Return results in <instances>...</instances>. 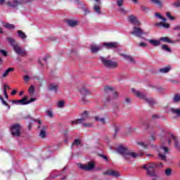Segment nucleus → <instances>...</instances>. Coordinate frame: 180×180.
<instances>
[{
    "instance_id": "32",
    "label": "nucleus",
    "mask_w": 180,
    "mask_h": 180,
    "mask_svg": "<svg viewBox=\"0 0 180 180\" xmlns=\"http://www.w3.org/2000/svg\"><path fill=\"white\" fill-rule=\"evenodd\" d=\"M155 16H156V18H158L159 19H161V20H163V22L167 21V19L165 18L162 17V15H161V14L160 13H155Z\"/></svg>"
},
{
    "instance_id": "46",
    "label": "nucleus",
    "mask_w": 180,
    "mask_h": 180,
    "mask_svg": "<svg viewBox=\"0 0 180 180\" xmlns=\"http://www.w3.org/2000/svg\"><path fill=\"white\" fill-rule=\"evenodd\" d=\"M8 89H11L9 88V86H8V84H4V93L6 92V91H8Z\"/></svg>"
},
{
    "instance_id": "29",
    "label": "nucleus",
    "mask_w": 180,
    "mask_h": 180,
    "mask_svg": "<svg viewBox=\"0 0 180 180\" xmlns=\"http://www.w3.org/2000/svg\"><path fill=\"white\" fill-rule=\"evenodd\" d=\"M153 4H156V5H158L159 8H161L162 6V2L161 0H150Z\"/></svg>"
},
{
    "instance_id": "18",
    "label": "nucleus",
    "mask_w": 180,
    "mask_h": 180,
    "mask_svg": "<svg viewBox=\"0 0 180 180\" xmlns=\"http://www.w3.org/2000/svg\"><path fill=\"white\" fill-rule=\"evenodd\" d=\"M121 56H122V57H123L125 60H127L129 63H135L134 58H133V57H131V56L125 55V54H121Z\"/></svg>"
},
{
    "instance_id": "14",
    "label": "nucleus",
    "mask_w": 180,
    "mask_h": 180,
    "mask_svg": "<svg viewBox=\"0 0 180 180\" xmlns=\"http://www.w3.org/2000/svg\"><path fill=\"white\" fill-rule=\"evenodd\" d=\"M103 46L105 47V49H117L119 47V44L117 42H109V43H104Z\"/></svg>"
},
{
    "instance_id": "57",
    "label": "nucleus",
    "mask_w": 180,
    "mask_h": 180,
    "mask_svg": "<svg viewBox=\"0 0 180 180\" xmlns=\"http://www.w3.org/2000/svg\"><path fill=\"white\" fill-rule=\"evenodd\" d=\"M16 90H12L11 91V95L13 96V95H16Z\"/></svg>"
},
{
    "instance_id": "63",
    "label": "nucleus",
    "mask_w": 180,
    "mask_h": 180,
    "mask_svg": "<svg viewBox=\"0 0 180 180\" xmlns=\"http://www.w3.org/2000/svg\"><path fill=\"white\" fill-rule=\"evenodd\" d=\"M126 102H127V103H130V98H126Z\"/></svg>"
},
{
    "instance_id": "56",
    "label": "nucleus",
    "mask_w": 180,
    "mask_h": 180,
    "mask_svg": "<svg viewBox=\"0 0 180 180\" xmlns=\"http://www.w3.org/2000/svg\"><path fill=\"white\" fill-rule=\"evenodd\" d=\"M101 156L103 158V160H105V161H108V157H106L105 155H101Z\"/></svg>"
},
{
    "instance_id": "34",
    "label": "nucleus",
    "mask_w": 180,
    "mask_h": 180,
    "mask_svg": "<svg viewBox=\"0 0 180 180\" xmlns=\"http://www.w3.org/2000/svg\"><path fill=\"white\" fill-rule=\"evenodd\" d=\"M157 26H162V27H165V29H168V27H169V24L160 22V23L157 24Z\"/></svg>"
},
{
    "instance_id": "36",
    "label": "nucleus",
    "mask_w": 180,
    "mask_h": 180,
    "mask_svg": "<svg viewBox=\"0 0 180 180\" xmlns=\"http://www.w3.org/2000/svg\"><path fill=\"white\" fill-rule=\"evenodd\" d=\"M124 4V0H117V5L119 8L123 6Z\"/></svg>"
},
{
    "instance_id": "50",
    "label": "nucleus",
    "mask_w": 180,
    "mask_h": 180,
    "mask_svg": "<svg viewBox=\"0 0 180 180\" xmlns=\"http://www.w3.org/2000/svg\"><path fill=\"white\" fill-rule=\"evenodd\" d=\"M32 122L37 123L38 124H41V121H40V120H33Z\"/></svg>"
},
{
    "instance_id": "61",
    "label": "nucleus",
    "mask_w": 180,
    "mask_h": 180,
    "mask_svg": "<svg viewBox=\"0 0 180 180\" xmlns=\"http://www.w3.org/2000/svg\"><path fill=\"white\" fill-rule=\"evenodd\" d=\"M141 9L142 11H146L147 8H146L145 6H141Z\"/></svg>"
},
{
    "instance_id": "30",
    "label": "nucleus",
    "mask_w": 180,
    "mask_h": 180,
    "mask_svg": "<svg viewBox=\"0 0 180 180\" xmlns=\"http://www.w3.org/2000/svg\"><path fill=\"white\" fill-rule=\"evenodd\" d=\"M160 41H164V43H172L171 39L169 37H161L160 39Z\"/></svg>"
},
{
    "instance_id": "37",
    "label": "nucleus",
    "mask_w": 180,
    "mask_h": 180,
    "mask_svg": "<svg viewBox=\"0 0 180 180\" xmlns=\"http://www.w3.org/2000/svg\"><path fill=\"white\" fill-rule=\"evenodd\" d=\"M180 101V95L176 94L173 98V102H179Z\"/></svg>"
},
{
    "instance_id": "41",
    "label": "nucleus",
    "mask_w": 180,
    "mask_h": 180,
    "mask_svg": "<svg viewBox=\"0 0 180 180\" xmlns=\"http://www.w3.org/2000/svg\"><path fill=\"white\" fill-rule=\"evenodd\" d=\"M166 16H167L170 20H174V19H175V17L171 15V13H167Z\"/></svg>"
},
{
    "instance_id": "45",
    "label": "nucleus",
    "mask_w": 180,
    "mask_h": 180,
    "mask_svg": "<svg viewBox=\"0 0 180 180\" xmlns=\"http://www.w3.org/2000/svg\"><path fill=\"white\" fill-rule=\"evenodd\" d=\"M81 144V142H79V140L76 139L72 143V146H79Z\"/></svg>"
},
{
    "instance_id": "8",
    "label": "nucleus",
    "mask_w": 180,
    "mask_h": 180,
    "mask_svg": "<svg viewBox=\"0 0 180 180\" xmlns=\"http://www.w3.org/2000/svg\"><path fill=\"white\" fill-rule=\"evenodd\" d=\"M11 131L13 136H20V125L19 124H13L11 127Z\"/></svg>"
},
{
    "instance_id": "31",
    "label": "nucleus",
    "mask_w": 180,
    "mask_h": 180,
    "mask_svg": "<svg viewBox=\"0 0 180 180\" xmlns=\"http://www.w3.org/2000/svg\"><path fill=\"white\" fill-rule=\"evenodd\" d=\"M65 103L64 102V101H58V102L56 103V106H57L58 108H64Z\"/></svg>"
},
{
    "instance_id": "12",
    "label": "nucleus",
    "mask_w": 180,
    "mask_h": 180,
    "mask_svg": "<svg viewBox=\"0 0 180 180\" xmlns=\"http://www.w3.org/2000/svg\"><path fill=\"white\" fill-rule=\"evenodd\" d=\"M131 34H134V36H136L137 37H140V36H142V34H144V32L141 28L134 27L133 29V31L131 32Z\"/></svg>"
},
{
    "instance_id": "60",
    "label": "nucleus",
    "mask_w": 180,
    "mask_h": 180,
    "mask_svg": "<svg viewBox=\"0 0 180 180\" xmlns=\"http://www.w3.org/2000/svg\"><path fill=\"white\" fill-rule=\"evenodd\" d=\"M179 39L176 41H174V43H176V41H180V34H178Z\"/></svg>"
},
{
    "instance_id": "64",
    "label": "nucleus",
    "mask_w": 180,
    "mask_h": 180,
    "mask_svg": "<svg viewBox=\"0 0 180 180\" xmlns=\"http://www.w3.org/2000/svg\"><path fill=\"white\" fill-rule=\"evenodd\" d=\"M131 1H132L133 2H134V4H138V0H131Z\"/></svg>"
},
{
    "instance_id": "2",
    "label": "nucleus",
    "mask_w": 180,
    "mask_h": 180,
    "mask_svg": "<svg viewBox=\"0 0 180 180\" xmlns=\"http://www.w3.org/2000/svg\"><path fill=\"white\" fill-rule=\"evenodd\" d=\"M117 151L120 154L124 157L125 160H130V158H139V157H143L144 153H141L140 154L136 153L131 150H129L127 148L123 146H119Z\"/></svg>"
},
{
    "instance_id": "59",
    "label": "nucleus",
    "mask_w": 180,
    "mask_h": 180,
    "mask_svg": "<svg viewBox=\"0 0 180 180\" xmlns=\"http://www.w3.org/2000/svg\"><path fill=\"white\" fill-rule=\"evenodd\" d=\"M174 29V30H180V25L175 27Z\"/></svg>"
},
{
    "instance_id": "25",
    "label": "nucleus",
    "mask_w": 180,
    "mask_h": 180,
    "mask_svg": "<svg viewBox=\"0 0 180 180\" xmlns=\"http://www.w3.org/2000/svg\"><path fill=\"white\" fill-rule=\"evenodd\" d=\"M3 26L6 27V29H15V25L13 24L4 23Z\"/></svg>"
},
{
    "instance_id": "39",
    "label": "nucleus",
    "mask_w": 180,
    "mask_h": 180,
    "mask_svg": "<svg viewBox=\"0 0 180 180\" xmlns=\"http://www.w3.org/2000/svg\"><path fill=\"white\" fill-rule=\"evenodd\" d=\"M28 92L30 94V95H33V94H34V87L31 86L28 89Z\"/></svg>"
},
{
    "instance_id": "17",
    "label": "nucleus",
    "mask_w": 180,
    "mask_h": 180,
    "mask_svg": "<svg viewBox=\"0 0 180 180\" xmlns=\"http://www.w3.org/2000/svg\"><path fill=\"white\" fill-rule=\"evenodd\" d=\"M146 41H148V43H150V44H151L152 46H154L155 47H157V46H160V44H161V41H160L158 40L146 39Z\"/></svg>"
},
{
    "instance_id": "26",
    "label": "nucleus",
    "mask_w": 180,
    "mask_h": 180,
    "mask_svg": "<svg viewBox=\"0 0 180 180\" xmlns=\"http://www.w3.org/2000/svg\"><path fill=\"white\" fill-rule=\"evenodd\" d=\"M47 129V127H44L43 129L41 130L39 136L40 137H41L42 139H44V137H46V129Z\"/></svg>"
},
{
    "instance_id": "15",
    "label": "nucleus",
    "mask_w": 180,
    "mask_h": 180,
    "mask_svg": "<svg viewBox=\"0 0 180 180\" xmlns=\"http://www.w3.org/2000/svg\"><path fill=\"white\" fill-rule=\"evenodd\" d=\"M97 4H94V10L96 13H98V15H101L102 12L101 11V0H95Z\"/></svg>"
},
{
    "instance_id": "20",
    "label": "nucleus",
    "mask_w": 180,
    "mask_h": 180,
    "mask_svg": "<svg viewBox=\"0 0 180 180\" xmlns=\"http://www.w3.org/2000/svg\"><path fill=\"white\" fill-rule=\"evenodd\" d=\"M48 89H49V91H53V92H57V89H58V86L55 84H49Z\"/></svg>"
},
{
    "instance_id": "55",
    "label": "nucleus",
    "mask_w": 180,
    "mask_h": 180,
    "mask_svg": "<svg viewBox=\"0 0 180 180\" xmlns=\"http://www.w3.org/2000/svg\"><path fill=\"white\" fill-rule=\"evenodd\" d=\"M36 101V98H32L30 101H27V102H29V103H32V102H34Z\"/></svg>"
},
{
    "instance_id": "62",
    "label": "nucleus",
    "mask_w": 180,
    "mask_h": 180,
    "mask_svg": "<svg viewBox=\"0 0 180 180\" xmlns=\"http://www.w3.org/2000/svg\"><path fill=\"white\" fill-rule=\"evenodd\" d=\"M5 2V0H0V4L3 5V4Z\"/></svg>"
},
{
    "instance_id": "47",
    "label": "nucleus",
    "mask_w": 180,
    "mask_h": 180,
    "mask_svg": "<svg viewBox=\"0 0 180 180\" xmlns=\"http://www.w3.org/2000/svg\"><path fill=\"white\" fill-rule=\"evenodd\" d=\"M138 46H139V47H147V44L144 43V42H140Z\"/></svg>"
},
{
    "instance_id": "38",
    "label": "nucleus",
    "mask_w": 180,
    "mask_h": 180,
    "mask_svg": "<svg viewBox=\"0 0 180 180\" xmlns=\"http://www.w3.org/2000/svg\"><path fill=\"white\" fill-rule=\"evenodd\" d=\"M2 104L4 105V106H8V109H11V106H9V105L8 104V103L4 99V98H0Z\"/></svg>"
},
{
    "instance_id": "53",
    "label": "nucleus",
    "mask_w": 180,
    "mask_h": 180,
    "mask_svg": "<svg viewBox=\"0 0 180 180\" xmlns=\"http://www.w3.org/2000/svg\"><path fill=\"white\" fill-rule=\"evenodd\" d=\"M83 126H84V127H92V124H84Z\"/></svg>"
},
{
    "instance_id": "52",
    "label": "nucleus",
    "mask_w": 180,
    "mask_h": 180,
    "mask_svg": "<svg viewBox=\"0 0 180 180\" xmlns=\"http://www.w3.org/2000/svg\"><path fill=\"white\" fill-rule=\"evenodd\" d=\"M29 79H30V77H29V76L26 75L24 77V81H25V82H27Z\"/></svg>"
},
{
    "instance_id": "5",
    "label": "nucleus",
    "mask_w": 180,
    "mask_h": 180,
    "mask_svg": "<svg viewBox=\"0 0 180 180\" xmlns=\"http://www.w3.org/2000/svg\"><path fill=\"white\" fill-rule=\"evenodd\" d=\"M131 91L133 94L136 95V96H137L138 98H140L141 99H144V101H146V102L149 103V105H154V103H155V101H154V99L147 98V96L143 94L141 92L139 91H136V89H132Z\"/></svg>"
},
{
    "instance_id": "43",
    "label": "nucleus",
    "mask_w": 180,
    "mask_h": 180,
    "mask_svg": "<svg viewBox=\"0 0 180 180\" xmlns=\"http://www.w3.org/2000/svg\"><path fill=\"white\" fill-rule=\"evenodd\" d=\"M46 115L47 116H49V117H53V111L48 110L46 111Z\"/></svg>"
},
{
    "instance_id": "49",
    "label": "nucleus",
    "mask_w": 180,
    "mask_h": 180,
    "mask_svg": "<svg viewBox=\"0 0 180 180\" xmlns=\"http://www.w3.org/2000/svg\"><path fill=\"white\" fill-rule=\"evenodd\" d=\"M8 5H9V6H18V1H15L13 4H11L10 2L8 3Z\"/></svg>"
},
{
    "instance_id": "54",
    "label": "nucleus",
    "mask_w": 180,
    "mask_h": 180,
    "mask_svg": "<svg viewBox=\"0 0 180 180\" xmlns=\"http://www.w3.org/2000/svg\"><path fill=\"white\" fill-rule=\"evenodd\" d=\"M120 11L121 13H127V11L124 10V8H120Z\"/></svg>"
},
{
    "instance_id": "16",
    "label": "nucleus",
    "mask_w": 180,
    "mask_h": 180,
    "mask_svg": "<svg viewBox=\"0 0 180 180\" xmlns=\"http://www.w3.org/2000/svg\"><path fill=\"white\" fill-rule=\"evenodd\" d=\"M100 50H102V46H98L96 44L91 45V53H98Z\"/></svg>"
},
{
    "instance_id": "4",
    "label": "nucleus",
    "mask_w": 180,
    "mask_h": 180,
    "mask_svg": "<svg viewBox=\"0 0 180 180\" xmlns=\"http://www.w3.org/2000/svg\"><path fill=\"white\" fill-rule=\"evenodd\" d=\"M8 41L10 43V44L13 46V49L16 53V54H18L19 56H22V57H25L26 56V51L25 49H22L20 46L18 44H15V39L8 37L7 38Z\"/></svg>"
},
{
    "instance_id": "51",
    "label": "nucleus",
    "mask_w": 180,
    "mask_h": 180,
    "mask_svg": "<svg viewBox=\"0 0 180 180\" xmlns=\"http://www.w3.org/2000/svg\"><path fill=\"white\" fill-rule=\"evenodd\" d=\"M173 6H176L177 8L180 6V1L173 4Z\"/></svg>"
},
{
    "instance_id": "58",
    "label": "nucleus",
    "mask_w": 180,
    "mask_h": 180,
    "mask_svg": "<svg viewBox=\"0 0 180 180\" xmlns=\"http://www.w3.org/2000/svg\"><path fill=\"white\" fill-rule=\"evenodd\" d=\"M4 96H5L6 99H8V98H9L8 96V92L7 91H5Z\"/></svg>"
},
{
    "instance_id": "24",
    "label": "nucleus",
    "mask_w": 180,
    "mask_h": 180,
    "mask_svg": "<svg viewBox=\"0 0 180 180\" xmlns=\"http://www.w3.org/2000/svg\"><path fill=\"white\" fill-rule=\"evenodd\" d=\"M95 120H96V122H100V123H102L103 124H105V123H106V119L103 118V117H95Z\"/></svg>"
},
{
    "instance_id": "42",
    "label": "nucleus",
    "mask_w": 180,
    "mask_h": 180,
    "mask_svg": "<svg viewBox=\"0 0 180 180\" xmlns=\"http://www.w3.org/2000/svg\"><path fill=\"white\" fill-rule=\"evenodd\" d=\"M139 146L143 147V148H147V144L144 142H138Z\"/></svg>"
},
{
    "instance_id": "10",
    "label": "nucleus",
    "mask_w": 180,
    "mask_h": 180,
    "mask_svg": "<svg viewBox=\"0 0 180 180\" xmlns=\"http://www.w3.org/2000/svg\"><path fill=\"white\" fill-rule=\"evenodd\" d=\"M88 119V111H84L82 115V118L72 121V124H78V123H84Z\"/></svg>"
},
{
    "instance_id": "28",
    "label": "nucleus",
    "mask_w": 180,
    "mask_h": 180,
    "mask_svg": "<svg viewBox=\"0 0 180 180\" xmlns=\"http://www.w3.org/2000/svg\"><path fill=\"white\" fill-rule=\"evenodd\" d=\"M18 34L19 37H20V39H22V40H25V39H26V34H25V32H22L21 30H18Z\"/></svg>"
},
{
    "instance_id": "3",
    "label": "nucleus",
    "mask_w": 180,
    "mask_h": 180,
    "mask_svg": "<svg viewBox=\"0 0 180 180\" xmlns=\"http://www.w3.org/2000/svg\"><path fill=\"white\" fill-rule=\"evenodd\" d=\"M143 168L146 170V174L148 176L154 178L157 176V173H155V168H162V163H148L143 166Z\"/></svg>"
},
{
    "instance_id": "27",
    "label": "nucleus",
    "mask_w": 180,
    "mask_h": 180,
    "mask_svg": "<svg viewBox=\"0 0 180 180\" xmlns=\"http://www.w3.org/2000/svg\"><path fill=\"white\" fill-rule=\"evenodd\" d=\"M20 105H29V102H27V96H25L22 99L20 100Z\"/></svg>"
},
{
    "instance_id": "40",
    "label": "nucleus",
    "mask_w": 180,
    "mask_h": 180,
    "mask_svg": "<svg viewBox=\"0 0 180 180\" xmlns=\"http://www.w3.org/2000/svg\"><path fill=\"white\" fill-rule=\"evenodd\" d=\"M172 172V170L171 169H167L165 170V175H167V176H170Z\"/></svg>"
},
{
    "instance_id": "44",
    "label": "nucleus",
    "mask_w": 180,
    "mask_h": 180,
    "mask_svg": "<svg viewBox=\"0 0 180 180\" xmlns=\"http://www.w3.org/2000/svg\"><path fill=\"white\" fill-rule=\"evenodd\" d=\"M0 53L1 54H2V56H4V57H6V56H8V53L4 49H0Z\"/></svg>"
},
{
    "instance_id": "1",
    "label": "nucleus",
    "mask_w": 180,
    "mask_h": 180,
    "mask_svg": "<svg viewBox=\"0 0 180 180\" xmlns=\"http://www.w3.org/2000/svg\"><path fill=\"white\" fill-rule=\"evenodd\" d=\"M172 141H174L176 148L180 150V144L178 143L176 136L172 134H167L166 136L162 137L161 143L162 146L158 148V153L159 158H160L162 161H166L167 154H168L169 151V149L165 146H171V143H172Z\"/></svg>"
},
{
    "instance_id": "11",
    "label": "nucleus",
    "mask_w": 180,
    "mask_h": 180,
    "mask_svg": "<svg viewBox=\"0 0 180 180\" xmlns=\"http://www.w3.org/2000/svg\"><path fill=\"white\" fill-rule=\"evenodd\" d=\"M103 175H108L109 176H114L117 178V176H120V174L117 171L108 169L103 172Z\"/></svg>"
},
{
    "instance_id": "35",
    "label": "nucleus",
    "mask_w": 180,
    "mask_h": 180,
    "mask_svg": "<svg viewBox=\"0 0 180 180\" xmlns=\"http://www.w3.org/2000/svg\"><path fill=\"white\" fill-rule=\"evenodd\" d=\"M162 50H165L168 53H171V49H169V47H168V45H165V44L162 45Z\"/></svg>"
},
{
    "instance_id": "33",
    "label": "nucleus",
    "mask_w": 180,
    "mask_h": 180,
    "mask_svg": "<svg viewBox=\"0 0 180 180\" xmlns=\"http://www.w3.org/2000/svg\"><path fill=\"white\" fill-rule=\"evenodd\" d=\"M171 112L177 116H180V109L171 108Z\"/></svg>"
},
{
    "instance_id": "22",
    "label": "nucleus",
    "mask_w": 180,
    "mask_h": 180,
    "mask_svg": "<svg viewBox=\"0 0 180 180\" xmlns=\"http://www.w3.org/2000/svg\"><path fill=\"white\" fill-rule=\"evenodd\" d=\"M15 69L13 68H9L8 69H7L4 73H3V78H5L6 77H8V75H9V72H12V71H14Z\"/></svg>"
},
{
    "instance_id": "6",
    "label": "nucleus",
    "mask_w": 180,
    "mask_h": 180,
    "mask_svg": "<svg viewBox=\"0 0 180 180\" xmlns=\"http://www.w3.org/2000/svg\"><path fill=\"white\" fill-rule=\"evenodd\" d=\"M105 92L106 94H110V95H111V99H117V97L119 96V95L117 94V92L116 91H115V89H113V87L112 86H105ZM110 98H107L106 101L109 102V101H111Z\"/></svg>"
},
{
    "instance_id": "21",
    "label": "nucleus",
    "mask_w": 180,
    "mask_h": 180,
    "mask_svg": "<svg viewBox=\"0 0 180 180\" xmlns=\"http://www.w3.org/2000/svg\"><path fill=\"white\" fill-rule=\"evenodd\" d=\"M79 92H80V94H82V95H89L91 94L89 90H88L85 87H82V89H80Z\"/></svg>"
},
{
    "instance_id": "7",
    "label": "nucleus",
    "mask_w": 180,
    "mask_h": 180,
    "mask_svg": "<svg viewBox=\"0 0 180 180\" xmlns=\"http://www.w3.org/2000/svg\"><path fill=\"white\" fill-rule=\"evenodd\" d=\"M101 60L105 67H107L108 68H116L117 67V62H115L113 60H108L103 57L101 58Z\"/></svg>"
},
{
    "instance_id": "48",
    "label": "nucleus",
    "mask_w": 180,
    "mask_h": 180,
    "mask_svg": "<svg viewBox=\"0 0 180 180\" xmlns=\"http://www.w3.org/2000/svg\"><path fill=\"white\" fill-rule=\"evenodd\" d=\"M11 102H12V103H14L15 105H20V100H13Z\"/></svg>"
},
{
    "instance_id": "19",
    "label": "nucleus",
    "mask_w": 180,
    "mask_h": 180,
    "mask_svg": "<svg viewBox=\"0 0 180 180\" xmlns=\"http://www.w3.org/2000/svg\"><path fill=\"white\" fill-rule=\"evenodd\" d=\"M159 71L160 72H162V74H167V72H169V71H171V66L168 65L165 68H160Z\"/></svg>"
},
{
    "instance_id": "13",
    "label": "nucleus",
    "mask_w": 180,
    "mask_h": 180,
    "mask_svg": "<svg viewBox=\"0 0 180 180\" xmlns=\"http://www.w3.org/2000/svg\"><path fill=\"white\" fill-rule=\"evenodd\" d=\"M128 20L133 25H136V26H140L141 23L140 21L137 19V17L131 15L128 16Z\"/></svg>"
},
{
    "instance_id": "9",
    "label": "nucleus",
    "mask_w": 180,
    "mask_h": 180,
    "mask_svg": "<svg viewBox=\"0 0 180 180\" xmlns=\"http://www.w3.org/2000/svg\"><path fill=\"white\" fill-rule=\"evenodd\" d=\"M78 167L80 169H83V171H92V169L95 168V164L90 162L86 165L78 164Z\"/></svg>"
},
{
    "instance_id": "23",
    "label": "nucleus",
    "mask_w": 180,
    "mask_h": 180,
    "mask_svg": "<svg viewBox=\"0 0 180 180\" xmlns=\"http://www.w3.org/2000/svg\"><path fill=\"white\" fill-rule=\"evenodd\" d=\"M67 22H68V25L69 26H71L72 27H74V26H77V25H78V21L77 20H68Z\"/></svg>"
}]
</instances>
